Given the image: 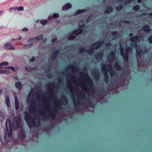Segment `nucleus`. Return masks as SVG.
<instances>
[{"label":"nucleus","instance_id":"obj_1","mask_svg":"<svg viewBox=\"0 0 152 152\" xmlns=\"http://www.w3.org/2000/svg\"><path fill=\"white\" fill-rule=\"evenodd\" d=\"M120 49V52L123 57L125 62H127L129 60V51L132 52V47H127L125 50V53H124V48L121 46Z\"/></svg>","mask_w":152,"mask_h":152},{"label":"nucleus","instance_id":"obj_2","mask_svg":"<svg viewBox=\"0 0 152 152\" xmlns=\"http://www.w3.org/2000/svg\"><path fill=\"white\" fill-rule=\"evenodd\" d=\"M24 113L25 114V119L26 121L28 126L29 127H31L35 123L34 120L33 118H31V115L27 112H25Z\"/></svg>","mask_w":152,"mask_h":152},{"label":"nucleus","instance_id":"obj_3","mask_svg":"<svg viewBox=\"0 0 152 152\" xmlns=\"http://www.w3.org/2000/svg\"><path fill=\"white\" fill-rule=\"evenodd\" d=\"M12 125L11 121L9 119H7L6 122V128L8 137H10L12 136Z\"/></svg>","mask_w":152,"mask_h":152},{"label":"nucleus","instance_id":"obj_4","mask_svg":"<svg viewBox=\"0 0 152 152\" xmlns=\"http://www.w3.org/2000/svg\"><path fill=\"white\" fill-rule=\"evenodd\" d=\"M107 66L105 65H103L102 66V72L104 73V81L107 83L108 82L109 76L107 74Z\"/></svg>","mask_w":152,"mask_h":152},{"label":"nucleus","instance_id":"obj_5","mask_svg":"<svg viewBox=\"0 0 152 152\" xmlns=\"http://www.w3.org/2000/svg\"><path fill=\"white\" fill-rule=\"evenodd\" d=\"M21 121L20 117H16L13 120V125L15 128H18L20 124Z\"/></svg>","mask_w":152,"mask_h":152},{"label":"nucleus","instance_id":"obj_6","mask_svg":"<svg viewBox=\"0 0 152 152\" xmlns=\"http://www.w3.org/2000/svg\"><path fill=\"white\" fill-rule=\"evenodd\" d=\"M142 38V36H135L132 37L130 38V40L133 42L132 43L133 45L135 47L137 46V43L136 41H138L140 40Z\"/></svg>","mask_w":152,"mask_h":152},{"label":"nucleus","instance_id":"obj_7","mask_svg":"<svg viewBox=\"0 0 152 152\" xmlns=\"http://www.w3.org/2000/svg\"><path fill=\"white\" fill-rule=\"evenodd\" d=\"M104 42V41L103 40H102L93 44L92 45V46H96L95 47V49H97L103 44Z\"/></svg>","mask_w":152,"mask_h":152},{"label":"nucleus","instance_id":"obj_8","mask_svg":"<svg viewBox=\"0 0 152 152\" xmlns=\"http://www.w3.org/2000/svg\"><path fill=\"white\" fill-rule=\"evenodd\" d=\"M59 52L58 50H56L52 54L51 57L50 59L52 61L55 60L58 55L59 53Z\"/></svg>","mask_w":152,"mask_h":152},{"label":"nucleus","instance_id":"obj_9","mask_svg":"<svg viewBox=\"0 0 152 152\" xmlns=\"http://www.w3.org/2000/svg\"><path fill=\"white\" fill-rule=\"evenodd\" d=\"M4 47L6 49L9 50H14L15 49V48L13 46L11 45L10 43H6Z\"/></svg>","mask_w":152,"mask_h":152},{"label":"nucleus","instance_id":"obj_10","mask_svg":"<svg viewBox=\"0 0 152 152\" xmlns=\"http://www.w3.org/2000/svg\"><path fill=\"white\" fill-rule=\"evenodd\" d=\"M109 61L110 62H111L110 59L112 60H114L115 57V53L113 51H110L109 53Z\"/></svg>","mask_w":152,"mask_h":152},{"label":"nucleus","instance_id":"obj_11","mask_svg":"<svg viewBox=\"0 0 152 152\" xmlns=\"http://www.w3.org/2000/svg\"><path fill=\"white\" fill-rule=\"evenodd\" d=\"M35 104L34 102H31L30 104V106L29 107V111L31 113H33L34 112V107H35Z\"/></svg>","mask_w":152,"mask_h":152},{"label":"nucleus","instance_id":"obj_12","mask_svg":"<svg viewBox=\"0 0 152 152\" xmlns=\"http://www.w3.org/2000/svg\"><path fill=\"white\" fill-rule=\"evenodd\" d=\"M5 102L7 107H10V103L9 97L8 95L5 96Z\"/></svg>","mask_w":152,"mask_h":152},{"label":"nucleus","instance_id":"obj_13","mask_svg":"<svg viewBox=\"0 0 152 152\" xmlns=\"http://www.w3.org/2000/svg\"><path fill=\"white\" fill-rule=\"evenodd\" d=\"M15 86L16 88H18L19 91H21L22 87V85L20 82L18 81L16 83Z\"/></svg>","mask_w":152,"mask_h":152},{"label":"nucleus","instance_id":"obj_14","mask_svg":"<svg viewBox=\"0 0 152 152\" xmlns=\"http://www.w3.org/2000/svg\"><path fill=\"white\" fill-rule=\"evenodd\" d=\"M15 108L16 110H18L19 108V102L16 96L15 97Z\"/></svg>","mask_w":152,"mask_h":152},{"label":"nucleus","instance_id":"obj_15","mask_svg":"<svg viewBox=\"0 0 152 152\" xmlns=\"http://www.w3.org/2000/svg\"><path fill=\"white\" fill-rule=\"evenodd\" d=\"M113 10L112 7L110 6H108L106 7L104 12L106 13H110Z\"/></svg>","mask_w":152,"mask_h":152},{"label":"nucleus","instance_id":"obj_16","mask_svg":"<svg viewBox=\"0 0 152 152\" xmlns=\"http://www.w3.org/2000/svg\"><path fill=\"white\" fill-rule=\"evenodd\" d=\"M150 26L148 25H145L142 28V30L146 32H148L150 31Z\"/></svg>","mask_w":152,"mask_h":152},{"label":"nucleus","instance_id":"obj_17","mask_svg":"<svg viewBox=\"0 0 152 152\" xmlns=\"http://www.w3.org/2000/svg\"><path fill=\"white\" fill-rule=\"evenodd\" d=\"M69 68L70 69L73 71L75 72L78 70V67L74 65H71L69 66Z\"/></svg>","mask_w":152,"mask_h":152},{"label":"nucleus","instance_id":"obj_18","mask_svg":"<svg viewBox=\"0 0 152 152\" xmlns=\"http://www.w3.org/2000/svg\"><path fill=\"white\" fill-rule=\"evenodd\" d=\"M94 74V78L95 80H97L99 79L100 77L99 75L97 74V70H95L93 72Z\"/></svg>","mask_w":152,"mask_h":152},{"label":"nucleus","instance_id":"obj_19","mask_svg":"<svg viewBox=\"0 0 152 152\" xmlns=\"http://www.w3.org/2000/svg\"><path fill=\"white\" fill-rule=\"evenodd\" d=\"M71 7V5L70 3H67L62 8L63 10H66Z\"/></svg>","mask_w":152,"mask_h":152},{"label":"nucleus","instance_id":"obj_20","mask_svg":"<svg viewBox=\"0 0 152 152\" xmlns=\"http://www.w3.org/2000/svg\"><path fill=\"white\" fill-rule=\"evenodd\" d=\"M94 46H92L91 47L90 49L88 50H85V51L87 53H88L89 54L91 55V54H92L94 53V50H96L95 49V47L94 48Z\"/></svg>","mask_w":152,"mask_h":152},{"label":"nucleus","instance_id":"obj_21","mask_svg":"<svg viewBox=\"0 0 152 152\" xmlns=\"http://www.w3.org/2000/svg\"><path fill=\"white\" fill-rule=\"evenodd\" d=\"M94 46H92L91 47L90 49L88 50H85V51L87 53H88L89 54L91 55V54H92L94 53V50H96L95 49V47L94 48Z\"/></svg>","mask_w":152,"mask_h":152},{"label":"nucleus","instance_id":"obj_22","mask_svg":"<svg viewBox=\"0 0 152 152\" xmlns=\"http://www.w3.org/2000/svg\"><path fill=\"white\" fill-rule=\"evenodd\" d=\"M55 109H54L53 111H51L50 114V116L51 118L53 119L55 118L56 115V112L55 111Z\"/></svg>","mask_w":152,"mask_h":152},{"label":"nucleus","instance_id":"obj_23","mask_svg":"<svg viewBox=\"0 0 152 152\" xmlns=\"http://www.w3.org/2000/svg\"><path fill=\"white\" fill-rule=\"evenodd\" d=\"M86 80L88 84L91 86H93V84L92 80L90 77L88 76H87Z\"/></svg>","mask_w":152,"mask_h":152},{"label":"nucleus","instance_id":"obj_24","mask_svg":"<svg viewBox=\"0 0 152 152\" xmlns=\"http://www.w3.org/2000/svg\"><path fill=\"white\" fill-rule=\"evenodd\" d=\"M16 9H17V10L18 11L20 10L23 11V7L22 6L18 8H17V7H14L10 8V11H12L13 10H15Z\"/></svg>","mask_w":152,"mask_h":152},{"label":"nucleus","instance_id":"obj_25","mask_svg":"<svg viewBox=\"0 0 152 152\" xmlns=\"http://www.w3.org/2000/svg\"><path fill=\"white\" fill-rule=\"evenodd\" d=\"M86 11L85 9L79 10L77 11L74 15H77L81 13L85 12Z\"/></svg>","mask_w":152,"mask_h":152},{"label":"nucleus","instance_id":"obj_26","mask_svg":"<svg viewBox=\"0 0 152 152\" xmlns=\"http://www.w3.org/2000/svg\"><path fill=\"white\" fill-rule=\"evenodd\" d=\"M115 68L117 70H120L121 69V66L117 63H115Z\"/></svg>","mask_w":152,"mask_h":152},{"label":"nucleus","instance_id":"obj_27","mask_svg":"<svg viewBox=\"0 0 152 152\" xmlns=\"http://www.w3.org/2000/svg\"><path fill=\"white\" fill-rule=\"evenodd\" d=\"M6 69H11L13 72H15L16 70H18L17 67L14 68L13 66H9L5 67Z\"/></svg>","mask_w":152,"mask_h":152},{"label":"nucleus","instance_id":"obj_28","mask_svg":"<svg viewBox=\"0 0 152 152\" xmlns=\"http://www.w3.org/2000/svg\"><path fill=\"white\" fill-rule=\"evenodd\" d=\"M76 38L75 35L72 32L70 34L69 37L68 39L69 40H73Z\"/></svg>","mask_w":152,"mask_h":152},{"label":"nucleus","instance_id":"obj_29","mask_svg":"<svg viewBox=\"0 0 152 152\" xmlns=\"http://www.w3.org/2000/svg\"><path fill=\"white\" fill-rule=\"evenodd\" d=\"M134 0H118L120 2H124L125 4H127Z\"/></svg>","mask_w":152,"mask_h":152},{"label":"nucleus","instance_id":"obj_30","mask_svg":"<svg viewBox=\"0 0 152 152\" xmlns=\"http://www.w3.org/2000/svg\"><path fill=\"white\" fill-rule=\"evenodd\" d=\"M19 136L21 138L23 139H24L25 137V134L24 132L22 130L20 132Z\"/></svg>","mask_w":152,"mask_h":152},{"label":"nucleus","instance_id":"obj_31","mask_svg":"<svg viewBox=\"0 0 152 152\" xmlns=\"http://www.w3.org/2000/svg\"><path fill=\"white\" fill-rule=\"evenodd\" d=\"M43 38V36L42 35H39L38 36H37L36 37H35L34 38L35 39V41L37 39L38 40H42Z\"/></svg>","mask_w":152,"mask_h":152},{"label":"nucleus","instance_id":"obj_32","mask_svg":"<svg viewBox=\"0 0 152 152\" xmlns=\"http://www.w3.org/2000/svg\"><path fill=\"white\" fill-rule=\"evenodd\" d=\"M80 27L82 28L85 27L84 21L83 20H81L80 21Z\"/></svg>","mask_w":152,"mask_h":152},{"label":"nucleus","instance_id":"obj_33","mask_svg":"<svg viewBox=\"0 0 152 152\" xmlns=\"http://www.w3.org/2000/svg\"><path fill=\"white\" fill-rule=\"evenodd\" d=\"M8 63L7 62L4 61L1 63H0V67H1V68L3 66H6L8 65Z\"/></svg>","mask_w":152,"mask_h":152},{"label":"nucleus","instance_id":"obj_34","mask_svg":"<svg viewBox=\"0 0 152 152\" xmlns=\"http://www.w3.org/2000/svg\"><path fill=\"white\" fill-rule=\"evenodd\" d=\"M102 54L101 53H99L96 55V59H98L99 58H102Z\"/></svg>","mask_w":152,"mask_h":152},{"label":"nucleus","instance_id":"obj_35","mask_svg":"<svg viewBox=\"0 0 152 152\" xmlns=\"http://www.w3.org/2000/svg\"><path fill=\"white\" fill-rule=\"evenodd\" d=\"M123 8L122 5L121 4H120L118 6L116 7L115 8L116 10L118 11L121 10Z\"/></svg>","mask_w":152,"mask_h":152},{"label":"nucleus","instance_id":"obj_36","mask_svg":"<svg viewBox=\"0 0 152 152\" xmlns=\"http://www.w3.org/2000/svg\"><path fill=\"white\" fill-rule=\"evenodd\" d=\"M140 8V5H136L133 8V9L135 11H137Z\"/></svg>","mask_w":152,"mask_h":152},{"label":"nucleus","instance_id":"obj_37","mask_svg":"<svg viewBox=\"0 0 152 152\" xmlns=\"http://www.w3.org/2000/svg\"><path fill=\"white\" fill-rule=\"evenodd\" d=\"M41 23L43 25H45L46 24L48 23V21L47 20H41L40 21Z\"/></svg>","mask_w":152,"mask_h":152},{"label":"nucleus","instance_id":"obj_38","mask_svg":"<svg viewBox=\"0 0 152 152\" xmlns=\"http://www.w3.org/2000/svg\"><path fill=\"white\" fill-rule=\"evenodd\" d=\"M85 49L86 48L84 47L80 48L78 49V52L79 53H82L83 51H85Z\"/></svg>","mask_w":152,"mask_h":152},{"label":"nucleus","instance_id":"obj_39","mask_svg":"<svg viewBox=\"0 0 152 152\" xmlns=\"http://www.w3.org/2000/svg\"><path fill=\"white\" fill-rule=\"evenodd\" d=\"M62 99L63 100V102L64 103L67 104L68 102V101L65 96L64 95H63V96H62Z\"/></svg>","mask_w":152,"mask_h":152},{"label":"nucleus","instance_id":"obj_40","mask_svg":"<svg viewBox=\"0 0 152 152\" xmlns=\"http://www.w3.org/2000/svg\"><path fill=\"white\" fill-rule=\"evenodd\" d=\"M73 34H74L75 35L76 37L77 36H78L79 34V33L78 32V31L77 29L75 30L73 32H72Z\"/></svg>","mask_w":152,"mask_h":152},{"label":"nucleus","instance_id":"obj_41","mask_svg":"<svg viewBox=\"0 0 152 152\" xmlns=\"http://www.w3.org/2000/svg\"><path fill=\"white\" fill-rule=\"evenodd\" d=\"M120 22L121 23H131V21H128L127 20H121Z\"/></svg>","mask_w":152,"mask_h":152},{"label":"nucleus","instance_id":"obj_42","mask_svg":"<svg viewBox=\"0 0 152 152\" xmlns=\"http://www.w3.org/2000/svg\"><path fill=\"white\" fill-rule=\"evenodd\" d=\"M136 53L139 56H141V49H140V50H136Z\"/></svg>","mask_w":152,"mask_h":152},{"label":"nucleus","instance_id":"obj_43","mask_svg":"<svg viewBox=\"0 0 152 152\" xmlns=\"http://www.w3.org/2000/svg\"><path fill=\"white\" fill-rule=\"evenodd\" d=\"M148 42L150 43H152V35H150L148 38Z\"/></svg>","mask_w":152,"mask_h":152},{"label":"nucleus","instance_id":"obj_44","mask_svg":"<svg viewBox=\"0 0 152 152\" xmlns=\"http://www.w3.org/2000/svg\"><path fill=\"white\" fill-rule=\"evenodd\" d=\"M94 16L92 15H91L87 19V21H90L92 20Z\"/></svg>","mask_w":152,"mask_h":152},{"label":"nucleus","instance_id":"obj_45","mask_svg":"<svg viewBox=\"0 0 152 152\" xmlns=\"http://www.w3.org/2000/svg\"><path fill=\"white\" fill-rule=\"evenodd\" d=\"M53 16L54 18H57L59 17V15L58 14L55 13L53 14Z\"/></svg>","mask_w":152,"mask_h":152},{"label":"nucleus","instance_id":"obj_46","mask_svg":"<svg viewBox=\"0 0 152 152\" xmlns=\"http://www.w3.org/2000/svg\"><path fill=\"white\" fill-rule=\"evenodd\" d=\"M78 32L79 33V34H81L83 32V28L80 27L78 29H77Z\"/></svg>","mask_w":152,"mask_h":152},{"label":"nucleus","instance_id":"obj_47","mask_svg":"<svg viewBox=\"0 0 152 152\" xmlns=\"http://www.w3.org/2000/svg\"><path fill=\"white\" fill-rule=\"evenodd\" d=\"M35 38H34L29 39L28 40V43H31L32 42H34L35 41Z\"/></svg>","mask_w":152,"mask_h":152},{"label":"nucleus","instance_id":"obj_48","mask_svg":"<svg viewBox=\"0 0 152 152\" xmlns=\"http://www.w3.org/2000/svg\"><path fill=\"white\" fill-rule=\"evenodd\" d=\"M7 73V71L5 70L0 69V73L1 74H6Z\"/></svg>","mask_w":152,"mask_h":152},{"label":"nucleus","instance_id":"obj_49","mask_svg":"<svg viewBox=\"0 0 152 152\" xmlns=\"http://www.w3.org/2000/svg\"><path fill=\"white\" fill-rule=\"evenodd\" d=\"M111 34L113 36H115L118 33L116 31H111Z\"/></svg>","mask_w":152,"mask_h":152},{"label":"nucleus","instance_id":"obj_50","mask_svg":"<svg viewBox=\"0 0 152 152\" xmlns=\"http://www.w3.org/2000/svg\"><path fill=\"white\" fill-rule=\"evenodd\" d=\"M111 45V43H107L105 45V46L106 47H107V48H109Z\"/></svg>","mask_w":152,"mask_h":152},{"label":"nucleus","instance_id":"obj_51","mask_svg":"<svg viewBox=\"0 0 152 152\" xmlns=\"http://www.w3.org/2000/svg\"><path fill=\"white\" fill-rule=\"evenodd\" d=\"M114 71L113 69H112V71L111 72H110V73L111 77H112L114 75Z\"/></svg>","mask_w":152,"mask_h":152},{"label":"nucleus","instance_id":"obj_52","mask_svg":"<svg viewBox=\"0 0 152 152\" xmlns=\"http://www.w3.org/2000/svg\"><path fill=\"white\" fill-rule=\"evenodd\" d=\"M35 60V58L34 57H32L31 59L30 60V61L31 62H33Z\"/></svg>","mask_w":152,"mask_h":152},{"label":"nucleus","instance_id":"obj_53","mask_svg":"<svg viewBox=\"0 0 152 152\" xmlns=\"http://www.w3.org/2000/svg\"><path fill=\"white\" fill-rule=\"evenodd\" d=\"M55 107H56V108H60L61 107V106L60 104H56V105Z\"/></svg>","mask_w":152,"mask_h":152},{"label":"nucleus","instance_id":"obj_54","mask_svg":"<svg viewBox=\"0 0 152 152\" xmlns=\"http://www.w3.org/2000/svg\"><path fill=\"white\" fill-rule=\"evenodd\" d=\"M47 76L49 79H50L52 78V74H49L47 75Z\"/></svg>","mask_w":152,"mask_h":152},{"label":"nucleus","instance_id":"obj_55","mask_svg":"<svg viewBox=\"0 0 152 152\" xmlns=\"http://www.w3.org/2000/svg\"><path fill=\"white\" fill-rule=\"evenodd\" d=\"M68 86H69V89H70V90L71 91V92L72 93V94H73V91L72 90H71V87H72V85H71V84H69Z\"/></svg>","mask_w":152,"mask_h":152},{"label":"nucleus","instance_id":"obj_56","mask_svg":"<svg viewBox=\"0 0 152 152\" xmlns=\"http://www.w3.org/2000/svg\"><path fill=\"white\" fill-rule=\"evenodd\" d=\"M22 31L24 32H26L28 31V29L26 28H24L23 29Z\"/></svg>","mask_w":152,"mask_h":152},{"label":"nucleus","instance_id":"obj_57","mask_svg":"<svg viewBox=\"0 0 152 152\" xmlns=\"http://www.w3.org/2000/svg\"><path fill=\"white\" fill-rule=\"evenodd\" d=\"M48 19L49 20H51L53 19V16H50L49 17H48Z\"/></svg>","mask_w":152,"mask_h":152},{"label":"nucleus","instance_id":"obj_58","mask_svg":"<svg viewBox=\"0 0 152 152\" xmlns=\"http://www.w3.org/2000/svg\"><path fill=\"white\" fill-rule=\"evenodd\" d=\"M74 104L76 106H78L79 105V103L78 102H77V103H76L75 102H74Z\"/></svg>","mask_w":152,"mask_h":152},{"label":"nucleus","instance_id":"obj_59","mask_svg":"<svg viewBox=\"0 0 152 152\" xmlns=\"http://www.w3.org/2000/svg\"><path fill=\"white\" fill-rule=\"evenodd\" d=\"M57 39L56 38H54V39H52V42L53 43H54V42L56 41L57 40Z\"/></svg>","mask_w":152,"mask_h":152},{"label":"nucleus","instance_id":"obj_60","mask_svg":"<svg viewBox=\"0 0 152 152\" xmlns=\"http://www.w3.org/2000/svg\"><path fill=\"white\" fill-rule=\"evenodd\" d=\"M49 99V98H46L45 99V101L46 102H48Z\"/></svg>","mask_w":152,"mask_h":152},{"label":"nucleus","instance_id":"obj_61","mask_svg":"<svg viewBox=\"0 0 152 152\" xmlns=\"http://www.w3.org/2000/svg\"><path fill=\"white\" fill-rule=\"evenodd\" d=\"M46 107L45 108L47 109H49L50 108V107L48 106H45Z\"/></svg>","mask_w":152,"mask_h":152},{"label":"nucleus","instance_id":"obj_62","mask_svg":"<svg viewBox=\"0 0 152 152\" xmlns=\"http://www.w3.org/2000/svg\"><path fill=\"white\" fill-rule=\"evenodd\" d=\"M132 35L133 34L132 33H130L129 35V36L130 37H132Z\"/></svg>","mask_w":152,"mask_h":152},{"label":"nucleus","instance_id":"obj_63","mask_svg":"<svg viewBox=\"0 0 152 152\" xmlns=\"http://www.w3.org/2000/svg\"><path fill=\"white\" fill-rule=\"evenodd\" d=\"M2 89L1 88L0 90V94L2 93Z\"/></svg>","mask_w":152,"mask_h":152},{"label":"nucleus","instance_id":"obj_64","mask_svg":"<svg viewBox=\"0 0 152 152\" xmlns=\"http://www.w3.org/2000/svg\"><path fill=\"white\" fill-rule=\"evenodd\" d=\"M149 16H152V13H151L149 14Z\"/></svg>","mask_w":152,"mask_h":152}]
</instances>
